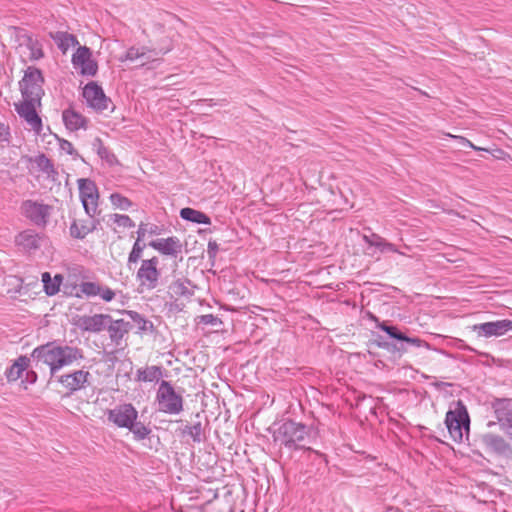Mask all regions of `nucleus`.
I'll use <instances>...</instances> for the list:
<instances>
[{
  "label": "nucleus",
  "mask_w": 512,
  "mask_h": 512,
  "mask_svg": "<svg viewBox=\"0 0 512 512\" xmlns=\"http://www.w3.org/2000/svg\"><path fill=\"white\" fill-rule=\"evenodd\" d=\"M30 359L35 368L48 366L50 375L54 376L63 367L83 360L84 353L81 348L76 346L61 345L53 341L33 349Z\"/></svg>",
  "instance_id": "1"
},
{
  "label": "nucleus",
  "mask_w": 512,
  "mask_h": 512,
  "mask_svg": "<svg viewBox=\"0 0 512 512\" xmlns=\"http://www.w3.org/2000/svg\"><path fill=\"white\" fill-rule=\"evenodd\" d=\"M308 433L309 429L306 425L287 420L274 430L273 441L289 450H298L304 448L303 442Z\"/></svg>",
  "instance_id": "2"
},
{
  "label": "nucleus",
  "mask_w": 512,
  "mask_h": 512,
  "mask_svg": "<svg viewBox=\"0 0 512 512\" xmlns=\"http://www.w3.org/2000/svg\"><path fill=\"white\" fill-rule=\"evenodd\" d=\"M379 329L384 331L390 338L397 340V343H390L387 341H378L377 345L380 348L386 349L391 353H397L399 356L403 355L407 352L408 346L415 347H425L429 348L430 345L428 342L418 338V337H409L404 332H402L397 326L389 325L386 322H382L377 325Z\"/></svg>",
  "instance_id": "3"
},
{
  "label": "nucleus",
  "mask_w": 512,
  "mask_h": 512,
  "mask_svg": "<svg viewBox=\"0 0 512 512\" xmlns=\"http://www.w3.org/2000/svg\"><path fill=\"white\" fill-rule=\"evenodd\" d=\"M445 424L451 438L455 442H461L464 431L468 433L470 426L469 414L462 401H457L455 408L446 413Z\"/></svg>",
  "instance_id": "4"
},
{
  "label": "nucleus",
  "mask_w": 512,
  "mask_h": 512,
  "mask_svg": "<svg viewBox=\"0 0 512 512\" xmlns=\"http://www.w3.org/2000/svg\"><path fill=\"white\" fill-rule=\"evenodd\" d=\"M156 401L160 412L177 415L183 411V397L176 393L169 381H161L156 393Z\"/></svg>",
  "instance_id": "5"
},
{
  "label": "nucleus",
  "mask_w": 512,
  "mask_h": 512,
  "mask_svg": "<svg viewBox=\"0 0 512 512\" xmlns=\"http://www.w3.org/2000/svg\"><path fill=\"white\" fill-rule=\"evenodd\" d=\"M44 78L42 72L35 67H28L22 80L19 82L23 99L41 102L44 95Z\"/></svg>",
  "instance_id": "6"
},
{
  "label": "nucleus",
  "mask_w": 512,
  "mask_h": 512,
  "mask_svg": "<svg viewBox=\"0 0 512 512\" xmlns=\"http://www.w3.org/2000/svg\"><path fill=\"white\" fill-rule=\"evenodd\" d=\"M159 259L154 256L151 259L142 260L141 266L137 271L136 279L143 290H154L158 284L161 272L158 269Z\"/></svg>",
  "instance_id": "7"
},
{
  "label": "nucleus",
  "mask_w": 512,
  "mask_h": 512,
  "mask_svg": "<svg viewBox=\"0 0 512 512\" xmlns=\"http://www.w3.org/2000/svg\"><path fill=\"white\" fill-rule=\"evenodd\" d=\"M79 196L87 216H95L98 211V189L96 184L86 178H80L77 181Z\"/></svg>",
  "instance_id": "8"
},
{
  "label": "nucleus",
  "mask_w": 512,
  "mask_h": 512,
  "mask_svg": "<svg viewBox=\"0 0 512 512\" xmlns=\"http://www.w3.org/2000/svg\"><path fill=\"white\" fill-rule=\"evenodd\" d=\"M52 207L42 202L26 200L21 205L22 214L38 227H45L51 216Z\"/></svg>",
  "instance_id": "9"
},
{
  "label": "nucleus",
  "mask_w": 512,
  "mask_h": 512,
  "mask_svg": "<svg viewBox=\"0 0 512 512\" xmlns=\"http://www.w3.org/2000/svg\"><path fill=\"white\" fill-rule=\"evenodd\" d=\"M91 378L88 370L79 369L59 376L58 382L71 395L90 386Z\"/></svg>",
  "instance_id": "10"
},
{
  "label": "nucleus",
  "mask_w": 512,
  "mask_h": 512,
  "mask_svg": "<svg viewBox=\"0 0 512 512\" xmlns=\"http://www.w3.org/2000/svg\"><path fill=\"white\" fill-rule=\"evenodd\" d=\"M107 416L117 427L128 429L137 420L138 412L132 404L127 403L108 410Z\"/></svg>",
  "instance_id": "11"
},
{
  "label": "nucleus",
  "mask_w": 512,
  "mask_h": 512,
  "mask_svg": "<svg viewBox=\"0 0 512 512\" xmlns=\"http://www.w3.org/2000/svg\"><path fill=\"white\" fill-rule=\"evenodd\" d=\"M472 330L478 337H500L512 331V321L509 319H502L479 323L473 325Z\"/></svg>",
  "instance_id": "12"
},
{
  "label": "nucleus",
  "mask_w": 512,
  "mask_h": 512,
  "mask_svg": "<svg viewBox=\"0 0 512 512\" xmlns=\"http://www.w3.org/2000/svg\"><path fill=\"white\" fill-rule=\"evenodd\" d=\"M83 97L88 106L99 112L108 110L111 104V100L96 82H90L83 88Z\"/></svg>",
  "instance_id": "13"
},
{
  "label": "nucleus",
  "mask_w": 512,
  "mask_h": 512,
  "mask_svg": "<svg viewBox=\"0 0 512 512\" xmlns=\"http://www.w3.org/2000/svg\"><path fill=\"white\" fill-rule=\"evenodd\" d=\"M40 102L34 100L23 99L20 103H15V110L18 115L23 118L32 130L36 133L42 131V120L36 112V105Z\"/></svg>",
  "instance_id": "14"
},
{
  "label": "nucleus",
  "mask_w": 512,
  "mask_h": 512,
  "mask_svg": "<svg viewBox=\"0 0 512 512\" xmlns=\"http://www.w3.org/2000/svg\"><path fill=\"white\" fill-rule=\"evenodd\" d=\"M491 408L495 414L500 428L507 433L512 430V399L495 398L491 401Z\"/></svg>",
  "instance_id": "15"
},
{
  "label": "nucleus",
  "mask_w": 512,
  "mask_h": 512,
  "mask_svg": "<svg viewBox=\"0 0 512 512\" xmlns=\"http://www.w3.org/2000/svg\"><path fill=\"white\" fill-rule=\"evenodd\" d=\"M72 63L75 68H80V73L86 76H94L97 73L98 65L92 59V52L86 46H80L72 56Z\"/></svg>",
  "instance_id": "16"
},
{
  "label": "nucleus",
  "mask_w": 512,
  "mask_h": 512,
  "mask_svg": "<svg viewBox=\"0 0 512 512\" xmlns=\"http://www.w3.org/2000/svg\"><path fill=\"white\" fill-rule=\"evenodd\" d=\"M168 51H169L168 49L157 51L155 49H149L146 46H141V47L132 46L126 51L125 55H123L119 58V60L122 62L123 61L134 62L137 60H141V65L143 66L150 61H155L156 57L159 54H166Z\"/></svg>",
  "instance_id": "17"
},
{
  "label": "nucleus",
  "mask_w": 512,
  "mask_h": 512,
  "mask_svg": "<svg viewBox=\"0 0 512 512\" xmlns=\"http://www.w3.org/2000/svg\"><path fill=\"white\" fill-rule=\"evenodd\" d=\"M479 441L488 452L497 455H507L511 452L509 443L501 435L490 432L484 433L480 435Z\"/></svg>",
  "instance_id": "18"
},
{
  "label": "nucleus",
  "mask_w": 512,
  "mask_h": 512,
  "mask_svg": "<svg viewBox=\"0 0 512 512\" xmlns=\"http://www.w3.org/2000/svg\"><path fill=\"white\" fill-rule=\"evenodd\" d=\"M109 322V314H94L81 316L77 325L82 331L99 333L107 329Z\"/></svg>",
  "instance_id": "19"
},
{
  "label": "nucleus",
  "mask_w": 512,
  "mask_h": 512,
  "mask_svg": "<svg viewBox=\"0 0 512 512\" xmlns=\"http://www.w3.org/2000/svg\"><path fill=\"white\" fill-rule=\"evenodd\" d=\"M45 241V235L32 229H27L15 237V244L24 251L37 250Z\"/></svg>",
  "instance_id": "20"
},
{
  "label": "nucleus",
  "mask_w": 512,
  "mask_h": 512,
  "mask_svg": "<svg viewBox=\"0 0 512 512\" xmlns=\"http://www.w3.org/2000/svg\"><path fill=\"white\" fill-rule=\"evenodd\" d=\"M149 246L159 253L171 257H177L182 252V243L175 236L153 240L149 243Z\"/></svg>",
  "instance_id": "21"
},
{
  "label": "nucleus",
  "mask_w": 512,
  "mask_h": 512,
  "mask_svg": "<svg viewBox=\"0 0 512 512\" xmlns=\"http://www.w3.org/2000/svg\"><path fill=\"white\" fill-rule=\"evenodd\" d=\"M98 223L99 221L94 219V216L74 220L70 226V235L76 239H83L96 229Z\"/></svg>",
  "instance_id": "22"
},
{
  "label": "nucleus",
  "mask_w": 512,
  "mask_h": 512,
  "mask_svg": "<svg viewBox=\"0 0 512 512\" xmlns=\"http://www.w3.org/2000/svg\"><path fill=\"white\" fill-rule=\"evenodd\" d=\"M132 329V325L130 322L125 321L124 319L113 320L110 316V322L107 325V331L109 333V337L113 343L119 345L124 336Z\"/></svg>",
  "instance_id": "23"
},
{
  "label": "nucleus",
  "mask_w": 512,
  "mask_h": 512,
  "mask_svg": "<svg viewBox=\"0 0 512 512\" xmlns=\"http://www.w3.org/2000/svg\"><path fill=\"white\" fill-rule=\"evenodd\" d=\"M30 362L31 359L27 356L18 357L5 372L8 382H14L18 380L22 373L29 367Z\"/></svg>",
  "instance_id": "24"
},
{
  "label": "nucleus",
  "mask_w": 512,
  "mask_h": 512,
  "mask_svg": "<svg viewBox=\"0 0 512 512\" xmlns=\"http://www.w3.org/2000/svg\"><path fill=\"white\" fill-rule=\"evenodd\" d=\"M162 376L163 368L156 365L138 369L136 372V380L141 382L158 381Z\"/></svg>",
  "instance_id": "25"
},
{
  "label": "nucleus",
  "mask_w": 512,
  "mask_h": 512,
  "mask_svg": "<svg viewBox=\"0 0 512 512\" xmlns=\"http://www.w3.org/2000/svg\"><path fill=\"white\" fill-rule=\"evenodd\" d=\"M49 35L63 53H66L71 46L78 44L77 38L67 32H50Z\"/></svg>",
  "instance_id": "26"
},
{
  "label": "nucleus",
  "mask_w": 512,
  "mask_h": 512,
  "mask_svg": "<svg viewBox=\"0 0 512 512\" xmlns=\"http://www.w3.org/2000/svg\"><path fill=\"white\" fill-rule=\"evenodd\" d=\"M62 117L66 128L71 131L78 130L85 126V118L74 110H64L62 113Z\"/></svg>",
  "instance_id": "27"
},
{
  "label": "nucleus",
  "mask_w": 512,
  "mask_h": 512,
  "mask_svg": "<svg viewBox=\"0 0 512 512\" xmlns=\"http://www.w3.org/2000/svg\"><path fill=\"white\" fill-rule=\"evenodd\" d=\"M180 217L186 221H190L197 224H211V220L208 217V215H206L202 211L195 210L189 207L182 208L180 210Z\"/></svg>",
  "instance_id": "28"
},
{
  "label": "nucleus",
  "mask_w": 512,
  "mask_h": 512,
  "mask_svg": "<svg viewBox=\"0 0 512 512\" xmlns=\"http://www.w3.org/2000/svg\"><path fill=\"white\" fill-rule=\"evenodd\" d=\"M34 162L36 163L39 170L45 173L48 178H50L53 181L56 180L58 172L55 170L52 161L49 158H47L46 155H38L35 158Z\"/></svg>",
  "instance_id": "29"
},
{
  "label": "nucleus",
  "mask_w": 512,
  "mask_h": 512,
  "mask_svg": "<svg viewBox=\"0 0 512 512\" xmlns=\"http://www.w3.org/2000/svg\"><path fill=\"white\" fill-rule=\"evenodd\" d=\"M62 281L61 275H56L54 279H51V276L48 272H44L42 274V282L44 284V290L47 295H55L59 291V287Z\"/></svg>",
  "instance_id": "30"
},
{
  "label": "nucleus",
  "mask_w": 512,
  "mask_h": 512,
  "mask_svg": "<svg viewBox=\"0 0 512 512\" xmlns=\"http://www.w3.org/2000/svg\"><path fill=\"white\" fill-rule=\"evenodd\" d=\"M182 434L190 436L196 443H200L204 440L201 422L185 426L182 430Z\"/></svg>",
  "instance_id": "31"
},
{
  "label": "nucleus",
  "mask_w": 512,
  "mask_h": 512,
  "mask_svg": "<svg viewBox=\"0 0 512 512\" xmlns=\"http://www.w3.org/2000/svg\"><path fill=\"white\" fill-rule=\"evenodd\" d=\"M128 429L133 433L136 440H144L151 433L148 427L137 421H134Z\"/></svg>",
  "instance_id": "32"
},
{
  "label": "nucleus",
  "mask_w": 512,
  "mask_h": 512,
  "mask_svg": "<svg viewBox=\"0 0 512 512\" xmlns=\"http://www.w3.org/2000/svg\"><path fill=\"white\" fill-rule=\"evenodd\" d=\"M110 201L113 206L121 210H128L132 206V202L125 196L119 193H112L110 195Z\"/></svg>",
  "instance_id": "33"
},
{
  "label": "nucleus",
  "mask_w": 512,
  "mask_h": 512,
  "mask_svg": "<svg viewBox=\"0 0 512 512\" xmlns=\"http://www.w3.org/2000/svg\"><path fill=\"white\" fill-rule=\"evenodd\" d=\"M100 286H101L100 284L95 283V282H82L79 285V289L86 296L94 297V296H98V294L101 292Z\"/></svg>",
  "instance_id": "34"
},
{
  "label": "nucleus",
  "mask_w": 512,
  "mask_h": 512,
  "mask_svg": "<svg viewBox=\"0 0 512 512\" xmlns=\"http://www.w3.org/2000/svg\"><path fill=\"white\" fill-rule=\"evenodd\" d=\"M169 289L176 296H186L190 294V291L185 282L180 279L172 282L169 286Z\"/></svg>",
  "instance_id": "35"
},
{
  "label": "nucleus",
  "mask_w": 512,
  "mask_h": 512,
  "mask_svg": "<svg viewBox=\"0 0 512 512\" xmlns=\"http://www.w3.org/2000/svg\"><path fill=\"white\" fill-rule=\"evenodd\" d=\"M141 241H135L133 247H132V250L129 254V257H128V263L131 264V263H136L140 260L141 256H142V252L145 248V245L144 244H141L140 243Z\"/></svg>",
  "instance_id": "36"
},
{
  "label": "nucleus",
  "mask_w": 512,
  "mask_h": 512,
  "mask_svg": "<svg viewBox=\"0 0 512 512\" xmlns=\"http://www.w3.org/2000/svg\"><path fill=\"white\" fill-rule=\"evenodd\" d=\"M129 315L132 320L137 324V327L140 331H147L149 327H152V323L143 318L139 313L135 311H130Z\"/></svg>",
  "instance_id": "37"
},
{
  "label": "nucleus",
  "mask_w": 512,
  "mask_h": 512,
  "mask_svg": "<svg viewBox=\"0 0 512 512\" xmlns=\"http://www.w3.org/2000/svg\"><path fill=\"white\" fill-rule=\"evenodd\" d=\"M111 218L118 226L124 228H133L135 226L134 221L128 215L113 214Z\"/></svg>",
  "instance_id": "38"
},
{
  "label": "nucleus",
  "mask_w": 512,
  "mask_h": 512,
  "mask_svg": "<svg viewBox=\"0 0 512 512\" xmlns=\"http://www.w3.org/2000/svg\"><path fill=\"white\" fill-rule=\"evenodd\" d=\"M28 46L30 48V58L33 60H38L43 57V51L41 47L38 45L36 41H33L31 38L28 39Z\"/></svg>",
  "instance_id": "39"
},
{
  "label": "nucleus",
  "mask_w": 512,
  "mask_h": 512,
  "mask_svg": "<svg viewBox=\"0 0 512 512\" xmlns=\"http://www.w3.org/2000/svg\"><path fill=\"white\" fill-rule=\"evenodd\" d=\"M376 240L379 241L377 243V248H379L381 252L389 251L393 253L403 254L397 249V247L393 243L387 242L384 238H376Z\"/></svg>",
  "instance_id": "40"
},
{
  "label": "nucleus",
  "mask_w": 512,
  "mask_h": 512,
  "mask_svg": "<svg viewBox=\"0 0 512 512\" xmlns=\"http://www.w3.org/2000/svg\"><path fill=\"white\" fill-rule=\"evenodd\" d=\"M199 323L205 324V325H211V326H217L222 323V321L214 316L213 314H205L199 316Z\"/></svg>",
  "instance_id": "41"
},
{
  "label": "nucleus",
  "mask_w": 512,
  "mask_h": 512,
  "mask_svg": "<svg viewBox=\"0 0 512 512\" xmlns=\"http://www.w3.org/2000/svg\"><path fill=\"white\" fill-rule=\"evenodd\" d=\"M100 290H101V292L98 294V296H100L101 299H103L104 301L110 302L114 299L115 292L112 289H110L109 287L101 285Z\"/></svg>",
  "instance_id": "42"
},
{
  "label": "nucleus",
  "mask_w": 512,
  "mask_h": 512,
  "mask_svg": "<svg viewBox=\"0 0 512 512\" xmlns=\"http://www.w3.org/2000/svg\"><path fill=\"white\" fill-rule=\"evenodd\" d=\"M60 149L62 151H64V152H66L69 155H72V156H77L78 155L76 150L73 147V144L70 141H68V140L62 139L60 141Z\"/></svg>",
  "instance_id": "43"
},
{
  "label": "nucleus",
  "mask_w": 512,
  "mask_h": 512,
  "mask_svg": "<svg viewBox=\"0 0 512 512\" xmlns=\"http://www.w3.org/2000/svg\"><path fill=\"white\" fill-rule=\"evenodd\" d=\"M376 238H382V237L375 233H372L371 235H363V240L365 243L377 248V243L379 241H377Z\"/></svg>",
  "instance_id": "44"
},
{
  "label": "nucleus",
  "mask_w": 512,
  "mask_h": 512,
  "mask_svg": "<svg viewBox=\"0 0 512 512\" xmlns=\"http://www.w3.org/2000/svg\"><path fill=\"white\" fill-rule=\"evenodd\" d=\"M219 250V246L215 241H209L207 246V254L209 258H214Z\"/></svg>",
  "instance_id": "45"
},
{
  "label": "nucleus",
  "mask_w": 512,
  "mask_h": 512,
  "mask_svg": "<svg viewBox=\"0 0 512 512\" xmlns=\"http://www.w3.org/2000/svg\"><path fill=\"white\" fill-rule=\"evenodd\" d=\"M9 127L0 122V141L8 142L9 141Z\"/></svg>",
  "instance_id": "46"
},
{
  "label": "nucleus",
  "mask_w": 512,
  "mask_h": 512,
  "mask_svg": "<svg viewBox=\"0 0 512 512\" xmlns=\"http://www.w3.org/2000/svg\"><path fill=\"white\" fill-rule=\"evenodd\" d=\"M25 381L34 384L37 381V373L35 371H27Z\"/></svg>",
  "instance_id": "47"
},
{
  "label": "nucleus",
  "mask_w": 512,
  "mask_h": 512,
  "mask_svg": "<svg viewBox=\"0 0 512 512\" xmlns=\"http://www.w3.org/2000/svg\"><path fill=\"white\" fill-rule=\"evenodd\" d=\"M457 140H459L463 145L468 146L472 149L478 150L479 148L476 147L472 142H470L468 139L462 137V136H453Z\"/></svg>",
  "instance_id": "48"
},
{
  "label": "nucleus",
  "mask_w": 512,
  "mask_h": 512,
  "mask_svg": "<svg viewBox=\"0 0 512 512\" xmlns=\"http://www.w3.org/2000/svg\"><path fill=\"white\" fill-rule=\"evenodd\" d=\"M145 234H146V229L144 227V224L141 223L137 230V240L136 241H141L145 237Z\"/></svg>",
  "instance_id": "49"
},
{
  "label": "nucleus",
  "mask_w": 512,
  "mask_h": 512,
  "mask_svg": "<svg viewBox=\"0 0 512 512\" xmlns=\"http://www.w3.org/2000/svg\"><path fill=\"white\" fill-rule=\"evenodd\" d=\"M106 152H107V150L104 147H100L98 150L99 155H101L102 157L104 156V153H106Z\"/></svg>",
  "instance_id": "50"
},
{
  "label": "nucleus",
  "mask_w": 512,
  "mask_h": 512,
  "mask_svg": "<svg viewBox=\"0 0 512 512\" xmlns=\"http://www.w3.org/2000/svg\"><path fill=\"white\" fill-rule=\"evenodd\" d=\"M157 229H158L157 226H154L153 228H151L150 234H156L157 233Z\"/></svg>",
  "instance_id": "51"
},
{
  "label": "nucleus",
  "mask_w": 512,
  "mask_h": 512,
  "mask_svg": "<svg viewBox=\"0 0 512 512\" xmlns=\"http://www.w3.org/2000/svg\"><path fill=\"white\" fill-rule=\"evenodd\" d=\"M495 425H496V422H494V421H489V422L487 423V427H489V428H491V427H493V426H495Z\"/></svg>",
  "instance_id": "52"
},
{
  "label": "nucleus",
  "mask_w": 512,
  "mask_h": 512,
  "mask_svg": "<svg viewBox=\"0 0 512 512\" xmlns=\"http://www.w3.org/2000/svg\"><path fill=\"white\" fill-rule=\"evenodd\" d=\"M506 435L510 438V440H512V430L511 431H508L506 433Z\"/></svg>",
  "instance_id": "53"
}]
</instances>
